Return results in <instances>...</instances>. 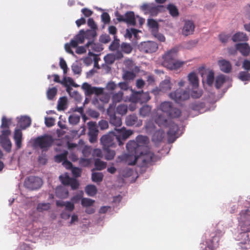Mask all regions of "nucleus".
I'll return each mask as SVG.
<instances>
[{
    "label": "nucleus",
    "mask_w": 250,
    "mask_h": 250,
    "mask_svg": "<svg viewBox=\"0 0 250 250\" xmlns=\"http://www.w3.org/2000/svg\"><path fill=\"white\" fill-rule=\"evenodd\" d=\"M115 131L118 143L120 146H123L124 142L133 133L132 130L131 129L127 130L125 127L119 129L115 128Z\"/></svg>",
    "instance_id": "ddd939ff"
},
{
    "label": "nucleus",
    "mask_w": 250,
    "mask_h": 250,
    "mask_svg": "<svg viewBox=\"0 0 250 250\" xmlns=\"http://www.w3.org/2000/svg\"><path fill=\"white\" fill-rule=\"evenodd\" d=\"M50 208V204L47 203H39L38 204L37 209L39 212H42L49 209Z\"/></svg>",
    "instance_id": "09e8293b"
},
{
    "label": "nucleus",
    "mask_w": 250,
    "mask_h": 250,
    "mask_svg": "<svg viewBox=\"0 0 250 250\" xmlns=\"http://www.w3.org/2000/svg\"><path fill=\"white\" fill-rule=\"evenodd\" d=\"M100 141L104 148L115 147L116 146V143H118L115 132L113 131L103 135L101 138Z\"/></svg>",
    "instance_id": "1a4fd4ad"
},
{
    "label": "nucleus",
    "mask_w": 250,
    "mask_h": 250,
    "mask_svg": "<svg viewBox=\"0 0 250 250\" xmlns=\"http://www.w3.org/2000/svg\"><path fill=\"white\" fill-rule=\"evenodd\" d=\"M218 64L221 71L226 73H229L231 72L232 66L229 61L222 59L218 61Z\"/></svg>",
    "instance_id": "5701e85b"
},
{
    "label": "nucleus",
    "mask_w": 250,
    "mask_h": 250,
    "mask_svg": "<svg viewBox=\"0 0 250 250\" xmlns=\"http://www.w3.org/2000/svg\"><path fill=\"white\" fill-rule=\"evenodd\" d=\"M125 124L127 126L135 125L139 127L142 125V121L139 120L136 114H132L127 116L125 119Z\"/></svg>",
    "instance_id": "412c9836"
},
{
    "label": "nucleus",
    "mask_w": 250,
    "mask_h": 250,
    "mask_svg": "<svg viewBox=\"0 0 250 250\" xmlns=\"http://www.w3.org/2000/svg\"><path fill=\"white\" fill-rule=\"evenodd\" d=\"M96 36V31L94 30H87L85 32L83 30H81L79 33L75 36L74 38L79 43H83L85 39H88L90 41V39L95 38Z\"/></svg>",
    "instance_id": "2eb2a0df"
},
{
    "label": "nucleus",
    "mask_w": 250,
    "mask_h": 250,
    "mask_svg": "<svg viewBox=\"0 0 250 250\" xmlns=\"http://www.w3.org/2000/svg\"><path fill=\"white\" fill-rule=\"evenodd\" d=\"M98 125L101 130H105L108 127V123L107 121L104 120H102L98 123Z\"/></svg>",
    "instance_id": "052dcab7"
},
{
    "label": "nucleus",
    "mask_w": 250,
    "mask_h": 250,
    "mask_svg": "<svg viewBox=\"0 0 250 250\" xmlns=\"http://www.w3.org/2000/svg\"><path fill=\"white\" fill-rule=\"evenodd\" d=\"M67 98L65 97H61L57 105L58 110H64L66 108Z\"/></svg>",
    "instance_id": "4c0bfd02"
},
{
    "label": "nucleus",
    "mask_w": 250,
    "mask_h": 250,
    "mask_svg": "<svg viewBox=\"0 0 250 250\" xmlns=\"http://www.w3.org/2000/svg\"><path fill=\"white\" fill-rule=\"evenodd\" d=\"M55 194L58 198L63 199L68 196V191L63 187H57L55 190Z\"/></svg>",
    "instance_id": "c85d7f7f"
},
{
    "label": "nucleus",
    "mask_w": 250,
    "mask_h": 250,
    "mask_svg": "<svg viewBox=\"0 0 250 250\" xmlns=\"http://www.w3.org/2000/svg\"><path fill=\"white\" fill-rule=\"evenodd\" d=\"M150 99L149 94L148 92H140V103H146Z\"/></svg>",
    "instance_id": "de8ad7c7"
},
{
    "label": "nucleus",
    "mask_w": 250,
    "mask_h": 250,
    "mask_svg": "<svg viewBox=\"0 0 250 250\" xmlns=\"http://www.w3.org/2000/svg\"><path fill=\"white\" fill-rule=\"evenodd\" d=\"M101 18L104 24H108L110 21V16L109 14L106 12H104L102 14Z\"/></svg>",
    "instance_id": "680f3d73"
},
{
    "label": "nucleus",
    "mask_w": 250,
    "mask_h": 250,
    "mask_svg": "<svg viewBox=\"0 0 250 250\" xmlns=\"http://www.w3.org/2000/svg\"><path fill=\"white\" fill-rule=\"evenodd\" d=\"M88 126V136L89 142L91 143H95L97 140L98 130L96 122H89L87 123Z\"/></svg>",
    "instance_id": "f3484780"
},
{
    "label": "nucleus",
    "mask_w": 250,
    "mask_h": 250,
    "mask_svg": "<svg viewBox=\"0 0 250 250\" xmlns=\"http://www.w3.org/2000/svg\"><path fill=\"white\" fill-rule=\"evenodd\" d=\"M124 57L123 54L121 51H117L116 53L113 54H109L106 55L104 57V60L106 63L108 64H112L115 61V60H121Z\"/></svg>",
    "instance_id": "aec40b11"
},
{
    "label": "nucleus",
    "mask_w": 250,
    "mask_h": 250,
    "mask_svg": "<svg viewBox=\"0 0 250 250\" xmlns=\"http://www.w3.org/2000/svg\"><path fill=\"white\" fill-rule=\"evenodd\" d=\"M54 142L52 137L49 135H44L38 137L34 141L35 145L42 151H46L52 146Z\"/></svg>",
    "instance_id": "423d86ee"
},
{
    "label": "nucleus",
    "mask_w": 250,
    "mask_h": 250,
    "mask_svg": "<svg viewBox=\"0 0 250 250\" xmlns=\"http://www.w3.org/2000/svg\"><path fill=\"white\" fill-rule=\"evenodd\" d=\"M214 79V72L212 71H210L207 77V84L211 86L213 83Z\"/></svg>",
    "instance_id": "864d4df0"
},
{
    "label": "nucleus",
    "mask_w": 250,
    "mask_h": 250,
    "mask_svg": "<svg viewBox=\"0 0 250 250\" xmlns=\"http://www.w3.org/2000/svg\"><path fill=\"white\" fill-rule=\"evenodd\" d=\"M165 137V132L163 129L155 131L152 137V141L155 143H160L163 141Z\"/></svg>",
    "instance_id": "393cba45"
},
{
    "label": "nucleus",
    "mask_w": 250,
    "mask_h": 250,
    "mask_svg": "<svg viewBox=\"0 0 250 250\" xmlns=\"http://www.w3.org/2000/svg\"><path fill=\"white\" fill-rule=\"evenodd\" d=\"M206 104L204 102H198L193 104V108L194 110H200L205 107Z\"/></svg>",
    "instance_id": "0e129e2a"
},
{
    "label": "nucleus",
    "mask_w": 250,
    "mask_h": 250,
    "mask_svg": "<svg viewBox=\"0 0 250 250\" xmlns=\"http://www.w3.org/2000/svg\"><path fill=\"white\" fill-rule=\"evenodd\" d=\"M117 20L121 22H124L130 25L135 26L136 25V20L135 15L132 11H127L125 15H121L118 11L115 13Z\"/></svg>",
    "instance_id": "9b49d317"
},
{
    "label": "nucleus",
    "mask_w": 250,
    "mask_h": 250,
    "mask_svg": "<svg viewBox=\"0 0 250 250\" xmlns=\"http://www.w3.org/2000/svg\"><path fill=\"white\" fill-rule=\"evenodd\" d=\"M230 37V34H227L224 33L220 34L219 35V39L220 41L224 43H227Z\"/></svg>",
    "instance_id": "6e6d98bb"
},
{
    "label": "nucleus",
    "mask_w": 250,
    "mask_h": 250,
    "mask_svg": "<svg viewBox=\"0 0 250 250\" xmlns=\"http://www.w3.org/2000/svg\"><path fill=\"white\" fill-rule=\"evenodd\" d=\"M239 222L243 233H246L250 231V210L249 209L241 211Z\"/></svg>",
    "instance_id": "0eeeda50"
},
{
    "label": "nucleus",
    "mask_w": 250,
    "mask_h": 250,
    "mask_svg": "<svg viewBox=\"0 0 250 250\" xmlns=\"http://www.w3.org/2000/svg\"><path fill=\"white\" fill-rule=\"evenodd\" d=\"M169 97L175 102L179 103L182 101L188 99L189 93L188 91L179 88L174 92L170 93Z\"/></svg>",
    "instance_id": "f8f14e48"
},
{
    "label": "nucleus",
    "mask_w": 250,
    "mask_h": 250,
    "mask_svg": "<svg viewBox=\"0 0 250 250\" xmlns=\"http://www.w3.org/2000/svg\"><path fill=\"white\" fill-rule=\"evenodd\" d=\"M160 109L171 118H177L180 116L181 110L173 106L172 104L169 102H164L160 104Z\"/></svg>",
    "instance_id": "39448f33"
},
{
    "label": "nucleus",
    "mask_w": 250,
    "mask_h": 250,
    "mask_svg": "<svg viewBox=\"0 0 250 250\" xmlns=\"http://www.w3.org/2000/svg\"><path fill=\"white\" fill-rule=\"evenodd\" d=\"M238 77L242 81H249L250 79V74L248 71H241L239 73Z\"/></svg>",
    "instance_id": "3c124183"
},
{
    "label": "nucleus",
    "mask_w": 250,
    "mask_h": 250,
    "mask_svg": "<svg viewBox=\"0 0 250 250\" xmlns=\"http://www.w3.org/2000/svg\"><path fill=\"white\" fill-rule=\"evenodd\" d=\"M142 150V153L124 154L119 157L122 161L125 162L128 165H135L138 162L141 167H147L155 161L156 157L154 154L150 151H146L144 152Z\"/></svg>",
    "instance_id": "f257e3e1"
},
{
    "label": "nucleus",
    "mask_w": 250,
    "mask_h": 250,
    "mask_svg": "<svg viewBox=\"0 0 250 250\" xmlns=\"http://www.w3.org/2000/svg\"><path fill=\"white\" fill-rule=\"evenodd\" d=\"M95 38L90 39L86 44V46L89 50H92L96 52H100L102 49V47L99 43H95L94 42Z\"/></svg>",
    "instance_id": "bb28decb"
},
{
    "label": "nucleus",
    "mask_w": 250,
    "mask_h": 250,
    "mask_svg": "<svg viewBox=\"0 0 250 250\" xmlns=\"http://www.w3.org/2000/svg\"><path fill=\"white\" fill-rule=\"evenodd\" d=\"M24 184L26 188L31 190H34L41 187L42 181L38 177L31 176L25 179Z\"/></svg>",
    "instance_id": "4468645a"
},
{
    "label": "nucleus",
    "mask_w": 250,
    "mask_h": 250,
    "mask_svg": "<svg viewBox=\"0 0 250 250\" xmlns=\"http://www.w3.org/2000/svg\"><path fill=\"white\" fill-rule=\"evenodd\" d=\"M231 40L235 42H247L248 41L249 38L246 33L238 32L232 36Z\"/></svg>",
    "instance_id": "a878e982"
},
{
    "label": "nucleus",
    "mask_w": 250,
    "mask_h": 250,
    "mask_svg": "<svg viewBox=\"0 0 250 250\" xmlns=\"http://www.w3.org/2000/svg\"><path fill=\"white\" fill-rule=\"evenodd\" d=\"M94 165L97 170H102L106 167V163L97 159L95 160Z\"/></svg>",
    "instance_id": "49530a36"
},
{
    "label": "nucleus",
    "mask_w": 250,
    "mask_h": 250,
    "mask_svg": "<svg viewBox=\"0 0 250 250\" xmlns=\"http://www.w3.org/2000/svg\"><path fill=\"white\" fill-rule=\"evenodd\" d=\"M91 164V160L87 158H81L79 160V164L82 167H88Z\"/></svg>",
    "instance_id": "e2e57ef3"
},
{
    "label": "nucleus",
    "mask_w": 250,
    "mask_h": 250,
    "mask_svg": "<svg viewBox=\"0 0 250 250\" xmlns=\"http://www.w3.org/2000/svg\"><path fill=\"white\" fill-rule=\"evenodd\" d=\"M59 63L60 67L63 70V73L65 74L68 69L65 61L63 58H61Z\"/></svg>",
    "instance_id": "13d9d810"
},
{
    "label": "nucleus",
    "mask_w": 250,
    "mask_h": 250,
    "mask_svg": "<svg viewBox=\"0 0 250 250\" xmlns=\"http://www.w3.org/2000/svg\"><path fill=\"white\" fill-rule=\"evenodd\" d=\"M226 77L224 75H220L216 77L215 86L217 89L220 88L226 82Z\"/></svg>",
    "instance_id": "473e14b6"
},
{
    "label": "nucleus",
    "mask_w": 250,
    "mask_h": 250,
    "mask_svg": "<svg viewBox=\"0 0 250 250\" xmlns=\"http://www.w3.org/2000/svg\"><path fill=\"white\" fill-rule=\"evenodd\" d=\"M151 107L148 105L143 106L139 111L140 115L142 117L148 116L151 112Z\"/></svg>",
    "instance_id": "c9c22d12"
},
{
    "label": "nucleus",
    "mask_w": 250,
    "mask_h": 250,
    "mask_svg": "<svg viewBox=\"0 0 250 250\" xmlns=\"http://www.w3.org/2000/svg\"><path fill=\"white\" fill-rule=\"evenodd\" d=\"M80 120V117L77 115H70L68 118L70 124L75 125L77 124Z\"/></svg>",
    "instance_id": "5fc2aeb1"
},
{
    "label": "nucleus",
    "mask_w": 250,
    "mask_h": 250,
    "mask_svg": "<svg viewBox=\"0 0 250 250\" xmlns=\"http://www.w3.org/2000/svg\"><path fill=\"white\" fill-rule=\"evenodd\" d=\"M93 87L94 86H92L87 83H84L82 85V88L84 90L86 96H90L93 94Z\"/></svg>",
    "instance_id": "72a5a7b5"
},
{
    "label": "nucleus",
    "mask_w": 250,
    "mask_h": 250,
    "mask_svg": "<svg viewBox=\"0 0 250 250\" xmlns=\"http://www.w3.org/2000/svg\"><path fill=\"white\" fill-rule=\"evenodd\" d=\"M177 49L172 48L163 55L162 65L170 70H177L186 63L184 61L176 59Z\"/></svg>",
    "instance_id": "7ed1b4c3"
},
{
    "label": "nucleus",
    "mask_w": 250,
    "mask_h": 250,
    "mask_svg": "<svg viewBox=\"0 0 250 250\" xmlns=\"http://www.w3.org/2000/svg\"><path fill=\"white\" fill-rule=\"evenodd\" d=\"M9 136H5L1 134L0 138V144L3 149L7 153L11 151L12 144L9 138Z\"/></svg>",
    "instance_id": "6ab92c4d"
},
{
    "label": "nucleus",
    "mask_w": 250,
    "mask_h": 250,
    "mask_svg": "<svg viewBox=\"0 0 250 250\" xmlns=\"http://www.w3.org/2000/svg\"><path fill=\"white\" fill-rule=\"evenodd\" d=\"M72 173L74 177L78 178L81 176L82 170L80 168L75 167L72 168Z\"/></svg>",
    "instance_id": "69168bd1"
},
{
    "label": "nucleus",
    "mask_w": 250,
    "mask_h": 250,
    "mask_svg": "<svg viewBox=\"0 0 250 250\" xmlns=\"http://www.w3.org/2000/svg\"><path fill=\"white\" fill-rule=\"evenodd\" d=\"M171 86L170 79H166L162 81L160 84V91L163 92L168 91L171 89Z\"/></svg>",
    "instance_id": "c756f323"
},
{
    "label": "nucleus",
    "mask_w": 250,
    "mask_h": 250,
    "mask_svg": "<svg viewBox=\"0 0 250 250\" xmlns=\"http://www.w3.org/2000/svg\"><path fill=\"white\" fill-rule=\"evenodd\" d=\"M68 155V152L64 151L62 153L57 155L55 156V161L57 163H61L64 162L67 159V156Z\"/></svg>",
    "instance_id": "ea45409f"
},
{
    "label": "nucleus",
    "mask_w": 250,
    "mask_h": 250,
    "mask_svg": "<svg viewBox=\"0 0 250 250\" xmlns=\"http://www.w3.org/2000/svg\"><path fill=\"white\" fill-rule=\"evenodd\" d=\"M105 151V159L107 160H111L114 159L115 156V152L111 150L109 148H104Z\"/></svg>",
    "instance_id": "a18cd8bd"
},
{
    "label": "nucleus",
    "mask_w": 250,
    "mask_h": 250,
    "mask_svg": "<svg viewBox=\"0 0 250 250\" xmlns=\"http://www.w3.org/2000/svg\"><path fill=\"white\" fill-rule=\"evenodd\" d=\"M104 175L102 172H93L91 178L93 182L99 183L103 181Z\"/></svg>",
    "instance_id": "a19ab883"
},
{
    "label": "nucleus",
    "mask_w": 250,
    "mask_h": 250,
    "mask_svg": "<svg viewBox=\"0 0 250 250\" xmlns=\"http://www.w3.org/2000/svg\"><path fill=\"white\" fill-rule=\"evenodd\" d=\"M59 179L63 185L67 186L69 185L71 180L68 175H61L59 176Z\"/></svg>",
    "instance_id": "4d7b16f0"
},
{
    "label": "nucleus",
    "mask_w": 250,
    "mask_h": 250,
    "mask_svg": "<svg viewBox=\"0 0 250 250\" xmlns=\"http://www.w3.org/2000/svg\"><path fill=\"white\" fill-rule=\"evenodd\" d=\"M12 123L11 118H7L6 116H3L1 118V124L0 128L1 129V134L5 136H10L11 131L10 129V126Z\"/></svg>",
    "instance_id": "a211bd4d"
},
{
    "label": "nucleus",
    "mask_w": 250,
    "mask_h": 250,
    "mask_svg": "<svg viewBox=\"0 0 250 250\" xmlns=\"http://www.w3.org/2000/svg\"><path fill=\"white\" fill-rule=\"evenodd\" d=\"M69 185L71 186L72 189H76L79 188V183L76 179L71 178Z\"/></svg>",
    "instance_id": "338daca9"
},
{
    "label": "nucleus",
    "mask_w": 250,
    "mask_h": 250,
    "mask_svg": "<svg viewBox=\"0 0 250 250\" xmlns=\"http://www.w3.org/2000/svg\"><path fill=\"white\" fill-rule=\"evenodd\" d=\"M31 119L27 116L21 117L19 122V124L21 128L25 129L31 125Z\"/></svg>",
    "instance_id": "7c9ffc66"
},
{
    "label": "nucleus",
    "mask_w": 250,
    "mask_h": 250,
    "mask_svg": "<svg viewBox=\"0 0 250 250\" xmlns=\"http://www.w3.org/2000/svg\"><path fill=\"white\" fill-rule=\"evenodd\" d=\"M123 92L120 91L118 92L113 94L112 100L113 103H117L121 102L123 99Z\"/></svg>",
    "instance_id": "8fccbe9b"
},
{
    "label": "nucleus",
    "mask_w": 250,
    "mask_h": 250,
    "mask_svg": "<svg viewBox=\"0 0 250 250\" xmlns=\"http://www.w3.org/2000/svg\"><path fill=\"white\" fill-rule=\"evenodd\" d=\"M188 79L193 87L196 88L198 86L199 80L195 72L190 73L188 76Z\"/></svg>",
    "instance_id": "cd10ccee"
},
{
    "label": "nucleus",
    "mask_w": 250,
    "mask_h": 250,
    "mask_svg": "<svg viewBox=\"0 0 250 250\" xmlns=\"http://www.w3.org/2000/svg\"><path fill=\"white\" fill-rule=\"evenodd\" d=\"M120 51H121L122 53L123 52L128 54L132 52V47L129 43L123 42L120 45Z\"/></svg>",
    "instance_id": "f704fd0d"
},
{
    "label": "nucleus",
    "mask_w": 250,
    "mask_h": 250,
    "mask_svg": "<svg viewBox=\"0 0 250 250\" xmlns=\"http://www.w3.org/2000/svg\"><path fill=\"white\" fill-rule=\"evenodd\" d=\"M85 191L88 196H93L97 193V190L95 186L90 185L85 187Z\"/></svg>",
    "instance_id": "e433bc0d"
},
{
    "label": "nucleus",
    "mask_w": 250,
    "mask_h": 250,
    "mask_svg": "<svg viewBox=\"0 0 250 250\" xmlns=\"http://www.w3.org/2000/svg\"><path fill=\"white\" fill-rule=\"evenodd\" d=\"M94 200L89 198H83L81 200V204L83 207H89L94 203Z\"/></svg>",
    "instance_id": "603ef678"
},
{
    "label": "nucleus",
    "mask_w": 250,
    "mask_h": 250,
    "mask_svg": "<svg viewBox=\"0 0 250 250\" xmlns=\"http://www.w3.org/2000/svg\"><path fill=\"white\" fill-rule=\"evenodd\" d=\"M229 55L236 56L237 54V43L235 44L234 46H230L227 49Z\"/></svg>",
    "instance_id": "bf43d9fd"
},
{
    "label": "nucleus",
    "mask_w": 250,
    "mask_h": 250,
    "mask_svg": "<svg viewBox=\"0 0 250 250\" xmlns=\"http://www.w3.org/2000/svg\"><path fill=\"white\" fill-rule=\"evenodd\" d=\"M148 142L147 136L139 135L136 138V141L130 140L126 145L127 154L142 153L145 146Z\"/></svg>",
    "instance_id": "20e7f679"
},
{
    "label": "nucleus",
    "mask_w": 250,
    "mask_h": 250,
    "mask_svg": "<svg viewBox=\"0 0 250 250\" xmlns=\"http://www.w3.org/2000/svg\"><path fill=\"white\" fill-rule=\"evenodd\" d=\"M127 106L126 104H120L117 106L115 112L120 115H124L127 113Z\"/></svg>",
    "instance_id": "58836bf2"
},
{
    "label": "nucleus",
    "mask_w": 250,
    "mask_h": 250,
    "mask_svg": "<svg viewBox=\"0 0 250 250\" xmlns=\"http://www.w3.org/2000/svg\"><path fill=\"white\" fill-rule=\"evenodd\" d=\"M238 50L245 57L248 56L250 53V46L248 43H237Z\"/></svg>",
    "instance_id": "b1692460"
},
{
    "label": "nucleus",
    "mask_w": 250,
    "mask_h": 250,
    "mask_svg": "<svg viewBox=\"0 0 250 250\" xmlns=\"http://www.w3.org/2000/svg\"><path fill=\"white\" fill-rule=\"evenodd\" d=\"M107 114L109 116L110 124L115 126V129L120 127L122 125V119L116 115L115 105L110 104L107 109Z\"/></svg>",
    "instance_id": "9d476101"
},
{
    "label": "nucleus",
    "mask_w": 250,
    "mask_h": 250,
    "mask_svg": "<svg viewBox=\"0 0 250 250\" xmlns=\"http://www.w3.org/2000/svg\"><path fill=\"white\" fill-rule=\"evenodd\" d=\"M195 29V25L193 21H186L183 27L182 33L185 36H187L193 34Z\"/></svg>",
    "instance_id": "4be33fe9"
},
{
    "label": "nucleus",
    "mask_w": 250,
    "mask_h": 250,
    "mask_svg": "<svg viewBox=\"0 0 250 250\" xmlns=\"http://www.w3.org/2000/svg\"><path fill=\"white\" fill-rule=\"evenodd\" d=\"M141 9L144 12L145 14H149L151 16H156L159 13L165 11L164 5H156L154 3H144L141 6Z\"/></svg>",
    "instance_id": "6e6552de"
},
{
    "label": "nucleus",
    "mask_w": 250,
    "mask_h": 250,
    "mask_svg": "<svg viewBox=\"0 0 250 250\" xmlns=\"http://www.w3.org/2000/svg\"><path fill=\"white\" fill-rule=\"evenodd\" d=\"M132 93L130 95L129 101L131 103L136 104L140 102V92H136L132 90Z\"/></svg>",
    "instance_id": "37998d69"
},
{
    "label": "nucleus",
    "mask_w": 250,
    "mask_h": 250,
    "mask_svg": "<svg viewBox=\"0 0 250 250\" xmlns=\"http://www.w3.org/2000/svg\"><path fill=\"white\" fill-rule=\"evenodd\" d=\"M158 48L157 43L154 42L148 41L142 42L139 46L141 51L146 53H151L156 51Z\"/></svg>",
    "instance_id": "dca6fc26"
},
{
    "label": "nucleus",
    "mask_w": 250,
    "mask_h": 250,
    "mask_svg": "<svg viewBox=\"0 0 250 250\" xmlns=\"http://www.w3.org/2000/svg\"><path fill=\"white\" fill-rule=\"evenodd\" d=\"M120 40L118 39L115 38L114 41L112 42L111 44L110 45L109 48L110 50L114 51H120L119 50L120 47Z\"/></svg>",
    "instance_id": "79ce46f5"
},
{
    "label": "nucleus",
    "mask_w": 250,
    "mask_h": 250,
    "mask_svg": "<svg viewBox=\"0 0 250 250\" xmlns=\"http://www.w3.org/2000/svg\"><path fill=\"white\" fill-rule=\"evenodd\" d=\"M167 9L169 14L173 18H177L179 16V12L177 7L173 4L170 3L167 6Z\"/></svg>",
    "instance_id": "2f4dec72"
},
{
    "label": "nucleus",
    "mask_w": 250,
    "mask_h": 250,
    "mask_svg": "<svg viewBox=\"0 0 250 250\" xmlns=\"http://www.w3.org/2000/svg\"><path fill=\"white\" fill-rule=\"evenodd\" d=\"M57 93V89L55 87L48 89L47 91L46 95L48 99L52 100L54 99Z\"/></svg>",
    "instance_id": "c03bdc74"
},
{
    "label": "nucleus",
    "mask_w": 250,
    "mask_h": 250,
    "mask_svg": "<svg viewBox=\"0 0 250 250\" xmlns=\"http://www.w3.org/2000/svg\"><path fill=\"white\" fill-rule=\"evenodd\" d=\"M242 68L247 71H250V61L244 60L242 63Z\"/></svg>",
    "instance_id": "774afa93"
},
{
    "label": "nucleus",
    "mask_w": 250,
    "mask_h": 250,
    "mask_svg": "<svg viewBox=\"0 0 250 250\" xmlns=\"http://www.w3.org/2000/svg\"><path fill=\"white\" fill-rule=\"evenodd\" d=\"M155 122L159 126L169 127L167 132V142L168 143H173L177 138L176 134L179 130L178 125L167 119L163 114L156 116Z\"/></svg>",
    "instance_id": "f03ea898"
}]
</instances>
